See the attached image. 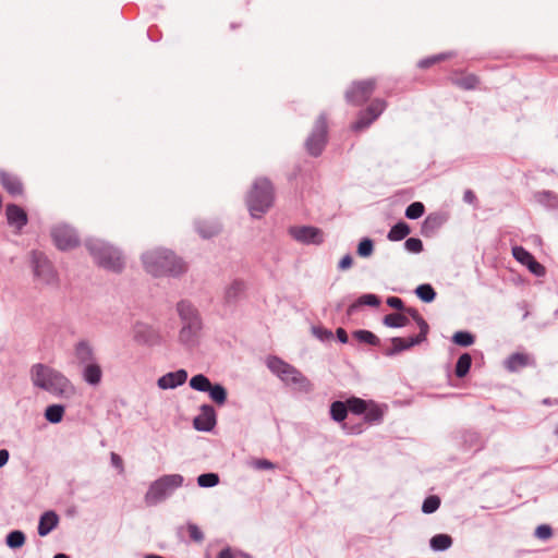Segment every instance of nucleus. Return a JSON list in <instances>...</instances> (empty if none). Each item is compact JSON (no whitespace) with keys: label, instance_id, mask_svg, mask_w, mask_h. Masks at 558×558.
I'll use <instances>...</instances> for the list:
<instances>
[{"label":"nucleus","instance_id":"09e8293b","mask_svg":"<svg viewBox=\"0 0 558 558\" xmlns=\"http://www.w3.org/2000/svg\"><path fill=\"white\" fill-rule=\"evenodd\" d=\"M404 246L411 253H421L423 251V243L417 238H409L404 242Z\"/></svg>","mask_w":558,"mask_h":558},{"label":"nucleus","instance_id":"37998d69","mask_svg":"<svg viewBox=\"0 0 558 558\" xmlns=\"http://www.w3.org/2000/svg\"><path fill=\"white\" fill-rule=\"evenodd\" d=\"M453 342L461 347H469L474 343V336L466 331H458L453 335Z\"/></svg>","mask_w":558,"mask_h":558},{"label":"nucleus","instance_id":"f3484780","mask_svg":"<svg viewBox=\"0 0 558 558\" xmlns=\"http://www.w3.org/2000/svg\"><path fill=\"white\" fill-rule=\"evenodd\" d=\"M5 215L8 223L17 231L27 225L28 219L26 211L15 204H9L7 206Z\"/></svg>","mask_w":558,"mask_h":558},{"label":"nucleus","instance_id":"c03bdc74","mask_svg":"<svg viewBox=\"0 0 558 558\" xmlns=\"http://www.w3.org/2000/svg\"><path fill=\"white\" fill-rule=\"evenodd\" d=\"M424 210L425 207L421 202H414L405 209V216L409 219H417L423 216Z\"/></svg>","mask_w":558,"mask_h":558},{"label":"nucleus","instance_id":"39448f33","mask_svg":"<svg viewBox=\"0 0 558 558\" xmlns=\"http://www.w3.org/2000/svg\"><path fill=\"white\" fill-rule=\"evenodd\" d=\"M268 368L287 385L295 389L308 391L312 388L310 380L294 366L277 356L267 359Z\"/></svg>","mask_w":558,"mask_h":558},{"label":"nucleus","instance_id":"393cba45","mask_svg":"<svg viewBox=\"0 0 558 558\" xmlns=\"http://www.w3.org/2000/svg\"><path fill=\"white\" fill-rule=\"evenodd\" d=\"M75 356L82 365L95 362L93 349L86 342H80L76 344Z\"/></svg>","mask_w":558,"mask_h":558},{"label":"nucleus","instance_id":"9b49d317","mask_svg":"<svg viewBox=\"0 0 558 558\" xmlns=\"http://www.w3.org/2000/svg\"><path fill=\"white\" fill-rule=\"evenodd\" d=\"M386 106L385 100L374 99L365 110L359 113L356 121L351 124L352 131L361 132L368 128L383 113Z\"/></svg>","mask_w":558,"mask_h":558},{"label":"nucleus","instance_id":"473e14b6","mask_svg":"<svg viewBox=\"0 0 558 558\" xmlns=\"http://www.w3.org/2000/svg\"><path fill=\"white\" fill-rule=\"evenodd\" d=\"M472 364V357L469 353L462 354L457 362L456 365V375L460 378L464 377L471 367Z\"/></svg>","mask_w":558,"mask_h":558},{"label":"nucleus","instance_id":"603ef678","mask_svg":"<svg viewBox=\"0 0 558 558\" xmlns=\"http://www.w3.org/2000/svg\"><path fill=\"white\" fill-rule=\"evenodd\" d=\"M387 304L390 307L399 310V311H403V308H404L403 301L400 298H397V296L388 298L387 299Z\"/></svg>","mask_w":558,"mask_h":558},{"label":"nucleus","instance_id":"e2e57ef3","mask_svg":"<svg viewBox=\"0 0 558 558\" xmlns=\"http://www.w3.org/2000/svg\"><path fill=\"white\" fill-rule=\"evenodd\" d=\"M53 558H69V556H66L64 554H58Z\"/></svg>","mask_w":558,"mask_h":558},{"label":"nucleus","instance_id":"f704fd0d","mask_svg":"<svg viewBox=\"0 0 558 558\" xmlns=\"http://www.w3.org/2000/svg\"><path fill=\"white\" fill-rule=\"evenodd\" d=\"M402 312L407 316L408 315L411 316L416 322V324L420 327V331L422 333H428L429 327H428L427 323L421 316V314L418 313V311L416 308H414V307H404Z\"/></svg>","mask_w":558,"mask_h":558},{"label":"nucleus","instance_id":"f03ea898","mask_svg":"<svg viewBox=\"0 0 558 558\" xmlns=\"http://www.w3.org/2000/svg\"><path fill=\"white\" fill-rule=\"evenodd\" d=\"M144 267L153 276L179 275L186 270L185 264L168 250H154L143 255Z\"/></svg>","mask_w":558,"mask_h":558},{"label":"nucleus","instance_id":"0eeeda50","mask_svg":"<svg viewBox=\"0 0 558 558\" xmlns=\"http://www.w3.org/2000/svg\"><path fill=\"white\" fill-rule=\"evenodd\" d=\"M179 314L184 322L180 331V339L190 342L201 328L197 311L189 302L182 301L178 304Z\"/></svg>","mask_w":558,"mask_h":558},{"label":"nucleus","instance_id":"58836bf2","mask_svg":"<svg viewBox=\"0 0 558 558\" xmlns=\"http://www.w3.org/2000/svg\"><path fill=\"white\" fill-rule=\"evenodd\" d=\"M416 295L424 302H432L436 298V292L430 284H421L415 290Z\"/></svg>","mask_w":558,"mask_h":558},{"label":"nucleus","instance_id":"9d476101","mask_svg":"<svg viewBox=\"0 0 558 558\" xmlns=\"http://www.w3.org/2000/svg\"><path fill=\"white\" fill-rule=\"evenodd\" d=\"M376 86L377 82L375 78L355 81L345 92V98L350 104L360 106L369 99Z\"/></svg>","mask_w":558,"mask_h":558},{"label":"nucleus","instance_id":"0e129e2a","mask_svg":"<svg viewBox=\"0 0 558 558\" xmlns=\"http://www.w3.org/2000/svg\"><path fill=\"white\" fill-rule=\"evenodd\" d=\"M556 434L558 435V427L556 428Z\"/></svg>","mask_w":558,"mask_h":558},{"label":"nucleus","instance_id":"72a5a7b5","mask_svg":"<svg viewBox=\"0 0 558 558\" xmlns=\"http://www.w3.org/2000/svg\"><path fill=\"white\" fill-rule=\"evenodd\" d=\"M190 386L194 390L206 392L211 388V383L205 375L198 374L191 378Z\"/></svg>","mask_w":558,"mask_h":558},{"label":"nucleus","instance_id":"864d4df0","mask_svg":"<svg viewBox=\"0 0 558 558\" xmlns=\"http://www.w3.org/2000/svg\"><path fill=\"white\" fill-rule=\"evenodd\" d=\"M253 465L256 468V469H259V470H269V469H274V464L266 460V459H257L253 462Z\"/></svg>","mask_w":558,"mask_h":558},{"label":"nucleus","instance_id":"cd10ccee","mask_svg":"<svg viewBox=\"0 0 558 558\" xmlns=\"http://www.w3.org/2000/svg\"><path fill=\"white\" fill-rule=\"evenodd\" d=\"M64 415V407L61 404H51L46 408L45 417L48 422L60 423Z\"/></svg>","mask_w":558,"mask_h":558},{"label":"nucleus","instance_id":"a878e982","mask_svg":"<svg viewBox=\"0 0 558 558\" xmlns=\"http://www.w3.org/2000/svg\"><path fill=\"white\" fill-rule=\"evenodd\" d=\"M411 232V229L410 227L401 221V222H398L397 225H395L389 233H388V239L390 241H400V240H403L405 236H408Z\"/></svg>","mask_w":558,"mask_h":558},{"label":"nucleus","instance_id":"4468645a","mask_svg":"<svg viewBox=\"0 0 558 558\" xmlns=\"http://www.w3.org/2000/svg\"><path fill=\"white\" fill-rule=\"evenodd\" d=\"M513 257L526 266L529 270L537 277H543L546 274L545 267L539 264L534 256L522 246H514L512 248Z\"/></svg>","mask_w":558,"mask_h":558},{"label":"nucleus","instance_id":"f257e3e1","mask_svg":"<svg viewBox=\"0 0 558 558\" xmlns=\"http://www.w3.org/2000/svg\"><path fill=\"white\" fill-rule=\"evenodd\" d=\"M31 379L34 386L58 397L74 393L73 385L62 373L41 363L32 366Z\"/></svg>","mask_w":558,"mask_h":558},{"label":"nucleus","instance_id":"aec40b11","mask_svg":"<svg viewBox=\"0 0 558 558\" xmlns=\"http://www.w3.org/2000/svg\"><path fill=\"white\" fill-rule=\"evenodd\" d=\"M82 375L87 384L97 386L101 381L102 369L98 363L92 362L84 365Z\"/></svg>","mask_w":558,"mask_h":558},{"label":"nucleus","instance_id":"4d7b16f0","mask_svg":"<svg viewBox=\"0 0 558 558\" xmlns=\"http://www.w3.org/2000/svg\"><path fill=\"white\" fill-rule=\"evenodd\" d=\"M337 337H338V339L342 343H347L348 342V333H347V331L343 328H338L337 329Z\"/></svg>","mask_w":558,"mask_h":558},{"label":"nucleus","instance_id":"1a4fd4ad","mask_svg":"<svg viewBox=\"0 0 558 558\" xmlns=\"http://www.w3.org/2000/svg\"><path fill=\"white\" fill-rule=\"evenodd\" d=\"M31 256L35 278L43 284H54L58 276L51 262L41 252L34 251Z\"/></svg>","mask_w":558,"mask_h":558},{"label":"nucleus","instance_id":"ea45409f","mask_svg":"<svg viewBox=\"0 0 558 558\" xmlns=\"http://www.w3.org/2000/svg\"><path fill=\"white\" fill-rule=\"evenodd\" d=\"M25 543V535L21 531H12L7 536V545L11 548H20Z\"/></svg>","mask_w":558,"mask_h":558},{"label":"nucleus","instance_id":"79ce46f5","mask_svg":"<svg viewBox=\"0 0 558 558\" xmlns=\"http://www.w3.org/2000/svg\"><path fill=\"white\" fill-rule=\"evenodd\" d=\"M379 303L380 301L375 294H364L359 299L357 304H352L349 307L348 313L351 314L357 305L378 306Z\"/></svg>","mask_w":558,"mask_h":558},{"label":"nucleus","instance_id":"423d86ee","mask_svg":"<svg viewBox=\"0 0 558 558\" xmlns=\"http://www.w3.org/2000/svg\"><path fill=\"white\" fill-rule=\"evenodd\" d=\"M183 483V477L179 474L163 475L153 482L145 495L147 506H155L166 499L175 488Z\"/></svg>","mask_w":558,"mask_h":558},{"label":"nucleus","instance_id":"3c124183","mask_svg":"<svg viewBox=\"0 0 558 558\" xmlns=\"http://www.w3.org/2000/svg\"><path fill=\"white\" fill-rule=\"evenodd\" d=\"M553 535V530L549 525L547 524H542V525H538L535 530V536L539 539H548L550 538Z\"/></svg>","mask_w":558,"mask_h":558},{"label":"nucleus","instance_id":"2f4dec72","mask_svg":"<svg viewBox=\"0 0 558 558\" xmlns=\"http://www.w3.org/2000/svg\"><path fill=\"white\" fill-rule=\"evenodd\" d=\"M330 415L336 422H342L348 415L347 404L342 401H335L330 407Z\"/></svg>","mask_w":558,"mask_h":558},{"label":"nucleus","instance_id":"a18cd8bd","mask_svg":"<svg viewBox=\"0 0 558 558\" xmlns=\"http://www.w3.org/2000/svg\"><path fill=\"white\" fill-rule=\"evenodd\" d=\"M439 506L440 498L436 495H432L424 500L422 511L424 513H433L439 508Z\"/></svg>","mask_w":558,"mask_h":558},{"label":"nucleus","instance_id":"2eb2a0df","mask_svg":"<svg viewBox=\"0 0 558 558\" xmlns=\"http://www.w3.org/2000/svg\"><path fill=\"white\" fill-rule=\"evenodd\" d=\"M194 427L197 430L209 432L216 425V412L211 405L201 407V413L194 418Z\"/></svg>","mask_w":558,"mask_h":558},{"label":"nucleus","instance_id":"a211bd4d","mask_svg":"<svg viewBox=\"0 0 558 558\" xmlns=\"http://www.w3.org/2000/svg\"><path fill=\"white\" fill-rule=\"evenodd\" d=\"M187 379V373L184 369L168 373L158 379V387L161 389H173L183 385Z\"/></svg>","mask_w":558,"mask_h":558},{"label":"nucleus","instance_id":"de8ad7c7","mask_svg":"<svg viewBox=\"0 0 558 558\" xmlns=\"http://www.w3.org/2000/svg\"><path fill=\"white\" fill-rule=\"evenodd\" d=\"M219 482V476L215 473H205L198 476L197 483L202 487H213Z\"/></svg>","mask_w":558,"mask_h":558},{"label":"nucleus","instance_id":"5fc2aeb1","mask_svg":"<svg viewBox=\"0 0 558 558\" xmlns=\"http://www.w3.org/2000/svg\"><path fill=\"white\" fill-rule=\"evenodd\" d=\"M352 264H353L352 256L347 254L340 259L338 267L340 270H347L352 266Z\"/></svg>","mask_w":558,"mask_h":558},{"label":"nucleus","instance_id":"6ab92c4d","mask_svg":"<svg viewBox=\"0 0 558 558\" xmlns=\"http://www.w3.org/2000/svg\"><path fill=\"white\" fill-rule=\"evenodd\" d=\"M246 284L244 281L234 280L225 290V302L227 304H235L245 294Z\"/></svg>","mask_w":558,"mask_h":558},{"label":"nucleus","instance_id":"052dcab7","mask_svg":"<svg viewBox=\"0 0 558 558\" xmlns=\"http://www.w3.org/2000/svg\"><path fill=\"white\" fill-rule=\"evenodd\" d=\"M463 198L468 203H473L476 197H475V194L472 191L468 190V191L464 192Z\"/></svg>","mask_w":558,"mask_h":558},{"label":"nucleus","instance_id":"13d9d810","mask_svg":"<svg viewBox=\"0 0 558 558\" xmlns=\"http://www.w3.org/2000/svg\"><path fill=\"white\" fill-rule=\"evenodd\" d=\"M9 460V452L5 449L0 450V468H2Z\"/></svg>","mask_w":558,"mask_h":558},{"label":"nucleus","instance_id":"c756f323","mask_svg":"<svg viewBox=\"0 0 558 558\" xmlns=\"http://www.w3.org/2000/svg\"><path fill=\"white\" fill-rule=\"evenodd\" d=\"M206 392H209L210 399L218 405L225 404L227 400V390L223 386L219 384L211 385V388H209Z\"/></svg>","mask_w":558,"mask_h":558},{"label":"nucleus","instance_id":"bf43d9fd","mask_svg":"<svg viewBox=\"0 0 558 558\" xmlns=\"http://www.w3.org/2000/svg\"><path fill=\"white\" fill-rule=\"evenodd\" d=\"M217 558H234V555L230 548H225L219 553Z\"/></svg>","mask_w":558,"mask_h":558},{"label":"nucleus","instance_id":"dca6fc26","mask_svg":"<svg viewBox=\"0 0 558 558\" xmlns=\"http://www.w3.org/2000/svg\"><path fill=\"white\" fill-rule=\"evenodd\" d=\"M427 333H420L416 337L400 338L396 337L391 339V348L387 350V355H395L401 351L408 350L415 344L423 342L426 339Z\"/></svg>","mask_w":558,"mask_h":558},{"label":"nucleus","instance_id":"49530a36","mask_svg":"<svg viewBox=\"0 0 558 558\" xmlns=\"http://www.w3.org/2000/svg\"><path fill=\"white\" fill-rule=\"evenodd\" d=\"M374 252V243L371 239H363L357 245V254L361 257H369Z\"/></svg>","mask_w":558,"mask_h":558},{"label":"nucleus","instance_id":"bb28decb","mask_svg":"<svg viewBox=\"0 0 558 558\" xmlns=\"http://www.w3.org/2000/svg\"><path fill=\"white\" fill-rule=\"evenodd\" d=\"M384 324L392 328L404 327L409 324V318L403 313H392L384 317Z\"/></svg>","mask_w":558,"mask_h":558},{"label":"nucleus","instance_id":"680f3d73","mask_svg":"<svg viewBox=\"0 0 558 558\" xmlns=\"http://www.w3.org/2000/svg\"><path fill=\"white\" fill-rule=\"evenodd\" d=\"M543 403L546 404V405H553V404H557L558 401L556 399L551 400V399L547 398V399L543 400Z\"/></svg>","mask_w":558,"mask_h":558},{"label":"nucleus","instance_id":"7c9ffc66","mask_svg":"<svg viewBox=\"0 0 558 558\" xmlns=\"http://www.w3.org/2000/svg\"><path fill=\"white\" fill-rule=\"evenodd\" d=\"M452 545L451 536L447 534H437L430 539V547L434 550H446Z\"/></svg>","mask_w":558,"mask_h":558},{"label":"nucleus","instance_id":"7ed1b4c3","mask_svg":"<svg viewBox=\"0 0 558 558\" xmlns=\"http://www.w3.org/2000/svg\"><path fill=\"white\" fill-rule=\"evenodd\" d=\"M86 247L98 266L116 272L123 269L124 258L121 252L109 243L90 239L86 242Z\"/></svg>","mask_w":558,"mask_h":558},{"label":"nucleus","instance_id":"a19ab883","mask_svg":"<svg viewBox=\"0 0 558 558\" xmlns=\"http://www.w3.org/2000/svg\"><path fill=\"white\" fill-rule=\"evenodd\" d=\"M353 337L360 342H365L371 345H377L379 343L377 336L368 330H357L353 333Z\"/></svg>","mask_w":558,"mask_h":558},{"label":"nucleus","instance_id":"e433bc0d","mask_svg":"<svg viewBox=\"0 0 558 558\" xmlns=\"http://www.w3.org/2000/svg\"><path fill=\"white\" fill-rule=\"evenodd\" d=\"M365 420L369 423L380 422L384 415L383 410L375 403L368 402L367 410L364 412Z\"/></svg>","mask_w":558,"mask_h":558},{"label":"nucleus","instance_id":"6e6552de","mask_svg":"<svg viewBox=\"0 0 558 558\" xmlns=\"http://www.w3.org/2000/svg\"><path fill=\"white\" fill-rule=\"evenodd\" d=\"M327 143V120L324 116L317 118L313 130L305 141V148L311 156L322 154Z\"/></svg>","mask_w":558,"mask_h":558},{"label":"nucleus","instance_id":"b1692460","mask_svg":"<svg viewBox=\"0 0 558 558\" xmlns=\"http://www.w3.org/2000/svg\"><path fill=\"white\" fill-rule=\"evenodd\" d=\"M58 522L59 518L53 511L45 512L39 520L38 534L46 536L58 525Z\"/></svg>","mask_w":558,"mask_h":558},{"label":"nucleus","instance_id":"412c9836","mask_svg":"<svg viewBox=\"0 0 558 558\" xmlns=\"http://www.w3.org/2000/svg\"><path fill=\"white\" fill-rule=\"evenodd\" d=\"M0 183L12 195H19L23 191L20 180L4 170L0 171Z\"/></svg>","mask_w":558,"mask_h":558},{"label":"nucleus","instance_id":"f8f14e48","mask_svg":"<svg viewBox=\"0 0 558 558\" xmlns=\"http://www.w3.org/2000/svg\"><path fill=\"white\" fill-rule=\"evenodd\" d=\"M289 234L303 244L319 245L324 242L322 229L312 226H295L289 229Z\"/></svg>","mask_w":558,"mask_h":558},{"label":"nucleus","instance_id":"4be33fe9","mask_svg":"<svg viewBox=\"0 0 558 558\" xmlns=\"http://www.w3.org/2000/svg\"><path fill=\"white\" fill-rule=\"evenodd\" d=\"M451 82L462 89L470 90L477 87L480 78L472 73H460L453 75Z\"/></svg>","mask_w":558,"mask_h":558},{"label":"nucleus","instance_id":"c85d7f7f","mask_svg":"<svg viewBox=\"0 0 558 558\" xmlns=\"http://www.w3.org/2000/svg\"><path fill=\"white\" fill-rule=\"evenodd\" d=\"M442 223V219L438 215H429L425 218L422 232L424 235L434 233Z\"/></svg>","mask_w":558,"mask_h":558},{"label":"nucleus","instance_id":"5701e85b","mask_svg":"<svg viewBox=\"0 0 558 558\" xmlns=\"http://www.w3.org/2000/svg\"><path fill=\"white\" fill-rule=\"evenodd\" d=\"M532 362L531 357L526 353H513L511 354L505 362V365L508 371L510 372H517L527 365H530Z\"/></svg>","mask_w":558,"mask_h":558},{"label":"nucleus","instance_id":"ddd939ff","mask_svg":"<svg viewBox=\"0 0 558 558\" xmlns=\"http://www.w3.org/2000/svg\"><path fill=\"white\" fill-rule=\"evenodd\" d=\"M54 244L60 250H71L78 245L80 241L74 230L69 226H56L51 231Z\"/></svg>","mask_w":558,"mask_h":558},{"label":"nucleus","instance_id":"8fccbe9b","mask_svg":"<svg viewBox=\"0 0 558 558\" xmlns=\"http://www.w3.org/2000/svg\"><path fill=\"white\" fill-rule=\"evenodd\" d=\"M187 532H189V535H190L191 539H193L194 542L201 543V542L204 541V534H203V532L201 531V529L196 524L189 523L187 524Z\"/></svg>","mask_w":558,"mask_h":558},{"label":"nucleus","instance_id":"6e6d98bb","mask_svg":"<svg viewBox=\"0 0 558 558\" xmlns=\"http://www.w3.org/2000/svg\"><path fill=\"white\" fill-rule=\"evenodd\" d=\"M111 463L116 466L120 472H123V460L116 452H111Z\"/></svg>","mask_w":558,"mask_h":558},{"label":"nucleus","instance_id":"20e7f679","mask_svg":"<svg viewBox=\"0 0 558 558\" xmlns=\"http://www.w3.org/2000/svg\"><path fill=\"white\" fill-rule=\"evenodd\" d=\"M274 189L269 180L257 179L247 197V206L254 218H260L272 205Z\"/></svg>","mask_w":558,"mask_h":558},{"label":"nucleus","instance_id":"c9c22d12","mask_svg":"<svg viewBox=\"0 0 558 558\" xmlns=\"http://www.w3.org/2000/svg\"><path fill=\"white\" fill-rule=\"evenodd\" d=\"M345 404L348 411H351L354 414H363L367 410L368 402L363 399L352 397L347 400Z\"/></svg>","mask_w":558,"mask_h":558},{"label":"nucleus","instance_id":"4c0bfd02","mask_svg":"<svg viewBox=\"0 0 558 558\" xmlns=\"http://www.w3.org/2000/svg\"><path fill=\"white\" fill-rule=\"evenodd\" d=\"M453 57V53L452 52H445V53H439V54H436V56H433V57H428L426 59H423L418 62V66L422 68V69H427L438 62H441V61H445V60H448V59H451Z\"/></svg>","mask_w":558,"mask_h":558}]
</instances>
